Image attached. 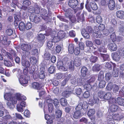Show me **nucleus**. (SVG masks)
Wrapping results in <instances>:
<instances>
[{
	"instance_id": "f257e3e1",
	"label": "nucleus",
	"mask_w": 124,
	"mask_h": 124,
	"mask_svg": "<svg viewBox=\"0 0 124 124\" xmlns=\"http://www.w3.org/2000/svg\"><path fill=\"white\" fill-rule=\"evenodd\" d=\"M67 64L69 66V69L71 71H73L74 70V64L73 61H70L69 60L68 58L66 57H65L63 59L62 61H59L57 62L58 65H60L62 64L63 65H66Z\"/></svg>"
},
{
	"instance_id": "f03ea898",
	"label": "nucleus",
	"mask_w": 124,
	"mask_h": 124,
	"mask_svg": "<svg viewBox=\"0 0 124 124\" xmlns=\"http://www.w3.org/2000/svg\"><path fill=\"white\" fill-rule=\"evenodd\" d=\"M41 15L42 18L47 22L51 20V16L52 14L51 12H49L46 16L45 15L47 13V11L45 9H41L39 12Z\"/></svg>"
},
{
	"instance_id": "7ed1b4c3",
	"label": "nucleus",
	"mask_w": 124,
	"mask_h": 124,
	"mask_svg": "<svg viewBox=\"0 0 124 124\" xmlns=\"http://www.w3.org/2000/svg\"><path fill=\"white\" fill-rule=\"evenodd\" d=\"M26 99V97L22 95L21 94L17 93L15 94V96L13 97L12 103L14 104L17 103V100L21 101L22 100H25Z\"/></svg>"
},
{
	"instance_id": "20e7f679",
	"label": "nucleus",
	"mask_w": 124,
	"mask_h": 124,
	"mask_svg": "<svg viewBox=\"0 0 124 124\" xmlns=\"http://www.w3.org/2000/svg\"><path fill=\"white\" fill-rule=\"evenodd\" d=\"M34 8L32 6L30 7L29 8V12L31 13H35L37 14H38L39 13L40 8L37 3H34Z\"/></svg>"
},
{
	"instance_id": "39448f33",
	"label": "nucleus",
	"mask_w": 124,
	"mask_h": 124,
	"mask_svg": "<svg viewBox=\"0 0 124 124\" xmlns=\"http://www.w3.org/2000/svg\"><path fill=\"white\" fill-rule=\"evenodd\" d=\"M81 79L80 78H78L75 76H73L72 77V78L70 79V82L72 85L76 86L78 85L79 86L82 85Z\"/></svg>"
},
{
	"instance_id": "423d86ee",
	"label": "nucleus",
	"mask_w": 124,
	"mask_h": 124,
	"mask_svg": "<svg viewBox=\"0 0 124 124\" xmlns=\"http://www.w3.org/2000/svg\"><path fill=\"white\" fill-rule=\"evenodd\" d=\"M93 30L92 28L91 27H87L86 30L84 33L83 32H81L82 35L84 38L86 39H88L90 38L89 34L93 33Z\"/></svg>"
},
{
	"instance_id": "0eeeda50",
	"label": "nucleus",
	"mask_w": 124,
	"mask_h": 124,
	"mask_svg": "<svg viewBox=\"0 0 124 124\" xmlns=\"http://www.w3.org/2000/svg\"><path fill=\"white\" fill-rule=\"evenodd\" d=\"M27 106L26 103L24 101H21L20 103H18L16 105V109L18 111L22 112L23 111L24 108Z\"/></svg>"
},
{
	"instance_id": "6e6552de",
	"label": "nucleus",
	"mask_w": 124,
	"mask_h": 124,
	"mask_svg": "<svg viewBox=\"0 0 124 124\" xmlns=\"http://www.w3.org/2000/svg\"><path fill=\"white\" fill-rule=\"evenodd\" d=\"M29 78L27 76H22L19 78V80L20 83L23 86H26L28 83Z\"/></svg>"
},
{
	"instance_id": "1a4fd4ad",
	"label": "nucleus",
	"mask_w": 124,
	"mask_h": 124,
	"mask_svg": "<svg viewBox=\"0 0 124 124\" xmlns=\"http://www.w3.org/2000/svg\"><path fill=\"white\" fill-rule=\"evenodd\" d=\"M109 117L111 118L108 119V124H113V119L117 120H120V114H116L112 116H110Z\"/></svg>"
},
{
	"instance_id": "9d476101",
	"label": "nucleus",
	"mask_w": 124,
	"mask_h": 124,
	"mask_svg": "<svg viewBox=\"0 0 124 124\" xmlns=\"http://www.w3.org/2000/svg\"><path fill=\"white\" fill-rule=\"evenodd\" d=\"M32 47V45L30 44H23L21 46L22 50L26 52H28L30 50Z\"/></svg>"
},
{
	"instance_id": "9b49d317",
	"label": "nucleus",
	"mask_w": 124,
	"mask_h": 124,
	"mask_svg": "<svg viewBox=\"0 0 124 124\" xmlns=\"http://www.w3.org/2000/svg\"><path fill=\"white\" fill-rule=\"evenodd\" d=\"M23 56H22V64L23 66H24L25 68H29L30 65V64L29 62L28 61L26 60V53L24 54H23Z\"/></svg>"
},
{
	"instance_id": "f8f14e48",
	"label": "nucleus",
	"mask_w": 124,
	"mask_h": 124,
	"mask_svg": "<svg viewBox=\"0 0 124 124\" xmlns=\"http://www.w3.org/2000/svg\"><path fill=\"white\" fill-rule=\"evenodd\" d=\"M29 19L31 21L34 22L36 23H38L40 21V18L39 16L35 15L34 14H31L29 17Z\"/></svg>"
},
{
	"instance_id": "ddd939ff",
	"label": "nucleus",
	"mask_w": 124,
	"mask_h": 124,
	"mask_svg": "<svg viewBox=\"0 0 124 124\" xmlns=\"http://www.w3.org/2000/svg\"><path fill=\"white\" fill-rule=\"evenodd\" d=\"M10 41L7 40V38L6 37H3L2 36L0 37V43L2 44L5 46L9 45L10 43Z\"/></svg>"
},
{
	"instance_id": "4468645a",
	"label": "nucleus",
	"mask_w": 124,
	"mask_h": 124,
	"mask_svg": "<svg viewBox=\"0 0 124 124\" xmlns=\"http://www.w3.org/2000/svg\"><path fill=\"white\" fill-rule=\"evenodd\" d=\"M73 89V88H70L68 91H64L62 93V96L66 97H69L72 93H74Z\"/></svg>"
},
{
	"instance_id": "2eb2a0df",
	"label": "nucleus",
	"mask_w": 124,
	"mask_h": 124,
	"mask_svg": "<svg viewBox=\"0 0 124 124\" xmlns=\"http://www.w3.org/2000/svg\"><path fill=\"white\" fill-rule=\"evenodd\" d=\"M79 4L77 0H70L68 4L69 6L72 8H75Z\"/></svg>"
},
{
	"instance_id": "dca6fc26",
	"label": "nucleus",
	"mask_w": 124,
	"mask_h": 124,
	"mask_svg": "<svg viewBox=\"0 0 124 124\" xmlns=\"http://www.w3.org/2000/svg\"><path fill=\"white\" fill-rule=\"evenodd\" d=\"M99 101V99L98 98L96 95H95L93 97V99H90L88 102V103L89 104L92 105L98 102Z\"/></svg>"
},
{
	"instance_id": "f3484780",
	"label": "nucleus",
	"mask_w": 124,
	"mask_h": 124,
	"mask_svg": "<svg viewBox=\"0 0 124 124\" xmlns=\"http://www.w3.org/2000/svg\"><path fill=\"white\" fill-rule=\"evenodd\" d=\"M108 6L110 10H114L115 7V1L113 0H110L108 2Z\"/></svg>"
},
{
	"instance_id": "a211bd4d",
	"label": "nucleus",
	"mask_w": 124,
	"mask_h": 124,
	"mask_svg": "<svg viewBox=\"0 0 124 124\" xmlns=\"http://www.w3.org/2000/svg\"><path fill=\"white\" fill-rule=\"evenodd\" d=\"M113 64L114 67H113V70L112 72V75L114 77H116L118 76V69L116 66L115 64H113L112 63H110Z\"/></svg>"
},
{
	"instance_id": "6ab92c4d",
	"label": "nucleus",
	"mask_w": 124,
	"mask_h": 124,
	"mask_svg": "<svg viewBox=\"0 0 124 124\" xmlns=\"http://www.w3.org/2000/svg\"><path fill=\"white\" fill-rule=\"evenodd\" d=\"M108 49L111 51H116L117 48L116 44L114 43H111L108 45Z\"/></svg>"
},
{
	"instance_id": "aec40b11",
	"label": "nucleus",
	"mask_w": 124,
	"mask_h": 124,
	"mask_svg": "<svg viewBox=\"0 0 124 124\" xmlns=\"http://www.w3.org/2000/svg\"><path fill=\"white\" fill-rule=\"evenodd\" d=\"M4 99L8 101H10L12 102L13 97H12V94L10 93H6L4 95Z\"/></svg>"
},
{
	"instance_id": "412c9836",
	"label": "nucleus",
	"mask_w": 124,
	"mask_h": 124,
	"mask_svg": "<svg viewBox=\"0 0 124 124\" xmlns=\"http://www.w3.org/2000/svg\"><path fill=\"white\" fill-rule=\"evenodd\" d=\"M82 116L81 111L76 110L74 113L73 117L75 119H78Z\"/></svg>"
},
{
	"instance_id": "4be33fe9",
	"label": "nucleus",
	"mask_w": 124,
	"mask_h": 124,
	"mask_svg": "<svg viewBox=\"0 0 124 124\" xmlns=\"http://www.w3.org/2000/svg\"><path fill=\"white\" fill-rule=\"evenodd\" d=\"M81 59L80 58L76 57L75 58L74 61L73 62L74 66V65L77 67H78L80 65L81 63Z\"/></svg>"
},
{
	"instance_id": "5701e85b",
	"label": "nucleus",
	"mask_w": 124,
	"mask_h": 124,
	"mask_svg": "<svg viewBox=\"0 0 124 124\" xmlns=\"http://www.w3.org/2000/svg\"><path fill=\"white\" fill-rule=\"evenodd\" d=\"M85 84H84V88L88 90H90L92 88L91 84L86 80H85ZM82 85H83L82 83Z\"/></svg>"
},
{
	"instance_id": "b1692460",
	"label": "nucleus",
	"mask_w": 124,
	"mask_h": 124,
	"mask_svg": "<svg viewBox=\"0 0 124 124\" xmlns=\"http://www.w3.org/2000/svg\"><path fill=\"white\" fill-rule=\"evenodd\" d=\"M11 54L8 53L7 55L8 58L10 60H12L13 59V57H15L16 56V54L15 51H11Z\"/></svg>"
},
{
	"instance_id": "393cba45",
	"label": "nucleus",
	"mask_w": 124,
	"mask_h": 124,
	"mask_svg": "<svg viewBox=\"0 0 124 124\" xmlns=\"http://www.w3.org/2000/svg\"><path fill=\"white\" fill-rule=\"evenodd\" d=\"M64 11L65 12V15L66 16L69 18L71 17V12L70 9H67L65 8L64 9Z\"/></svg>"
},
{
	"instance_id": "a878e982",
	"label": "nucleus",
	"mask_w": 124,
	"mask_h": 124,
	"mask_svg": "<svg viewBox=\"0 0 124 124\" xmlns=\"http://www.w3.org/2000/svg\"><path fill=\"white\" fill-rule=\"evenodd\" d=\"M57 36L61 39L66 37V34L63 31H60L58 32Z\"/></svg>"
},
{
	"instance_id": "bb28decb",
	"label": "nucleus",
	"mask_w": 124,
	"mask_h": 124,
	"mask_svg": "<svg viewBox=\"0 0 124 124\" xmlns=\"http://www.w3.org/2000/svg\"><path fill=\"white\" fill-rule=\"evenodd\" d=\"M57 66L59 70L61 71H66L68 69V67L67 66V65H64L62 64L58 65L57 64Z\"/></svg>"
},
{
	"instance_id": "cd10ccee",
	"label": "nucleus",
	"mask_w": 124,
	"mask_h": 124,
	"mask_svg": "<svg viewBox=\"0 0 124 124\" xmlns=\"http://www.w3.org/2000/svg\"><path fill=\"white\" fill-rule=\"evenodd\" d=\"M109 109L111 112H115L118 109V106L116 105H112L110 106Z\"/></svg>"
},
{
	"instance_id": "c85d7f7f",
	"label": "nucleus",
	"mask_w": 124,
	"mask_h": 124,
	"mask_svg": "<svg viewBox=\"0 0 124 124\" xmlns=\"http://www.w3.org/2000/svg\"><path fill=\"white\" fill-rule=\"evenodd\" d=\"M23 7L25 10L27 8V7L31 4V2L28 0H24L23 3Z\"/></svg>"
},
{
	"instance_id": "c756f323",
	"label": "nucleus",
	"mask_w": 124,
	"mask_h": 124,
	"mask_svg": "<svg viewBox=\"0 0 124 124\" xmlns=\"http://www.w3.org/2000/svg\"><path fill=\"white\" fill-rule=\"evenodd\" d=\"M112 56L113 59L116 61H119L120 58V55L119 53H115Z\"/></svg>"
},
{
	"instance_id": "7c9ffc66",
	"label": "nucleus",
	"mask_w": 124,
	"mask_h": 124,
	"mask_svg": "<svg viewBox=\"0 0 124 124\" xmlns=\"http://www.w3.org/2000/svg\"><path fill=\"white\" fill-rule=\"evenodd\" d=\"M87 57L89 58L90 61L93 63L96 62L98 60V58L95 56L89 55Z\"/></svg>"
},
{
	"instance_id": "2f4dec72",
	"label": "nucleus",
	"mask_w": 124,
	"mask_h": 124,
	"mask_svg": "<svg viewBox=\"0 0 124 124\" xmlns=\"http://www.w3.org/2000/svg\"><path fill=\"white\" fill-rule=\"evenodd\" d=\"M87 70L86 67L85 66L82 67L81 69V75L84 77H85Z\"/></svg>"
},
{
	"instance_id": "473e14b6",
	"label": "nucleus",
	"mask_w": 124,
	"mask_h": 124,
	"mask_svg": "<svg viewBox=\"0 0 124 124\" xmlns=\"http://www.w3.org/2000/svg\"><path fill=\"white\" fill-rule=\"evenodd\" d=\"M111 76L110 73H108L106 74L105 76V79L107 82H111Z\"/></svg>"
},
{
	"instance_id": "72a5a7b5",
	"label": "nucleus",
	"mask_w": 124,
	"mask_h": 124,
	"mask_svg": "<svg viewBox=\"0 0 124 124\" xmlns=\"http://www.w3.org/2000/svg\"><path fill=\"white\" fill-rule=\"evenodd\" d=\"M89 1L90 2V5L92 9L93 10H97L98 7L96 3L94 1L91 2L90 1Z\"/></svg>"
},
{
	"instance_id": "f704fd0d",
	"label": "nucleus",
	"mask_w": 124,
	"mask_h": 124,
	"mask_svg": "<svg viewBox=\"0 0 124 124\" xmlns=\"http://www.w3.org/2000/svg\"><path fill=\"white\" fill-rule=\"evenodd\" d=\"M117 103L121 106L124 105V99L121 97H118L117 98Z\"/></svg>"
},
{
	"instance_id": "c9c22d12",
	"label": "nucleus",
	"mask_w": 124,
	"mask_h": 124,
	"mask_svg": "<svg viewBox=\"0 0 124 124\" xmlns=\"http://www.w3.org/2000/svg\"><path fill=\"white\" fill-rule=\"evenodd\" d=\"M32 87L38 90L41 88V87H40L39 84L36 82H34L32 84Z\"/></svg>"
},
{
	"instance_id": "e433bc0d",
	"label": "nucleus",
	"mask_w": 124,
	"mask_h": 124,
	"mask_svg": "<svg viewBox=\"0 0 124 124\" xmlns=\"http://www.w3.org/2000/svg\"><path fill=\"white\" fill-rule=\"evenodd\" d=\"M116 14L117 16L120 18L122 19L124 16V12L122 11H117Z\"/></svg>"
},
{
	"instance_id": "4c0bfd02",
	"label": "nucleus",
	"mask_w": 124,
	"mask_h": 124,
	"mask_svg": "<svg viewBox=\"0 0 124 124\" xmlns=\"http://www.w3.org/2000/svg\"><path fill=\"white\" fill-rule=\"evenodd\" d=\"M18 27L19 29L22 31H23L25 28V25L24 23L23 22H21L19 24Z\"/></svg>"
},
{
	"instance_id": "58836bf2",
	"label": "nucleus",
	"mask_w": 124,
	"mask_h": 124,
	"mask_svg": "<svg viewBox=\"0 0 124 124\" xmlns=\"http://www.w3.org/2000/svg\"><path fill=\"white\" fill-rule=\"evenodd\" d=\"M38 39L39 41L43 43L44 42L45 37L44 34H41L38 35Z\"/></svg>"
},
{
	"instance_id": "ea45409f",
	"label": "nucleus",
	"mask_w": 124,
	"mask_h": 124,
	"mask_svg": "<svg viewBox=\"0 0 124 124\" xmlns=\"http://www.w3.org/2000/svg\"><path fill=\"white\" fill-rule=\"evenodd\" d=\"M101 67L100 65L99 64L95 65L93 67V70L95 71H99L101 69Z\"/></svg>"
},
{
	"instance_id": "a19ab883",
	"label": "nucleus",
	"mask_w": 124,
	"mask_h": 124,
	"mask_svg": "<svg viewBox=\"0 0 124 124\" xmlns=\"http://www.w3.org/2000/svg\"><path fill=\"white\" fill-rule=\"evenodd\" d=\"M44 112L45 113V119L47 120V121L46 122V123L47 124L48 122V121H50V120H52V119H51L50 118V116L49 115H47V114H46V108H45V107H44Z\"/></svg>"
},
{
	"instance_id": "79ce46f5",
	"label": "nucleus",
	"mask_w": 124,
	"mask_h": 124,
	"mask_svg": "<svg viewBox=\"0 0 124 124\" xmlns=\"http://www.w3.org/2000/svg\"><path fill=\"white\" fill-rule=\"evenodd\" d=\"M46 34L47 35H51V36H53L54 35L55 33V31H52V29L50 28H49L47 31H46Z\"/></svg>"
},
{
	"instance_id": "37998d69",
	"label": "nucleus",
	"mask_w": 124,
	"mask_h": 124,
	"mask_svg": "<svg viewBox=\"0 0 124 124\" xmlns=\"http://www.w3.org/2000/svg\"><path fill=\"white\" fill-rule=\"evenodd\" d=\"M80 8H77L74 9L75 13L78 12V14H80L81 11V10L83 8V3H81L80 4Z\"/></svg>"
},
{
	"instance_id": "c03bdc74",
	"label": "nucleus",
	"mask_w": 124,
	"mask_h": 124,
	"mask_svg": "<svg viewBox=\"0 0 124 124\" xmlns=\"http://www.w3.org/2000/svg\"><path fill=\"white\" fill-rule=\"evenodd\" d=\"M98 50L100 52L105 53L107 52V49L105 48L104 45L98 48Z\"/></svg>"
},
{
	"instance_id": "a18cd8bd",
	"label": "nucleus",
	"mask_w": 124,
	"mask_h": 124,
	"mask_svg": "<svg viewBox=\"0 0 124 124\" xmlns=\"http://www.w3.org/2000/svg\"><path fill=\"white\" fill-rule=\"evenodd\" d=\"M93 37L96 38H100L102 34L101 33L100 31L95 33H93Z\"/></svg>"
},
{
	"instance_id": "49530a36",
	"label": "nucleus",
	"mask_w": 124,
	"mask_h": 124,
	"mask_svg": "<svg viewBox=\"0 0 124 124\" xmlns=\"http://www.w3.org/2000/svg\"><path fill=\"white\" fill-rule=\"evenodd\" d=\"M101 55L103 58L104 61L109 60V56L108 54H104L100 53Z\"/></svg>"
},
{
	"instance_id": "de8ad7c7",
	"label": "nucleus",
	"mask_w": 124,
	"mask_h": 124,
	"mask_svg": "<svg viewBox=\"0 0 124 124\" xmlns=\"http://www.w3.org/2000/svg\"><path fill=\"white\" fill-rule=\"evenodd\" d=\"M74 46L72 44H69L68 47V51L69 53L72 54L74 52Z\"/></svg>"
},
{
	"instance_id": "09e8293b",
	"label": "nucleus",
	"mask_w": 124,
	"mask_h": 124,
	"mask_svg": "<svg viewBox=\"0 0 124 124\" xmlns=\"http://www.w3.org/2000/svg\"><path fill=\"white\" fill-rule=\"evenodd\" d=\"M61 104L63 106H65L67 104V102L66 99L65 98H61L60 100Z\"/></svg>"
},
{
	"instance_id": "8fccbe9b",
	"label": "nucleus",
	"mask_w": 124,
	"mask_h": 124,
	"mask_svg": "<svg viewBox=\"0 0 124 124\" xmlns=\"http://www.w3.org/2000/svg\"><path fill=\"white\" fill-rule=\"evenodd\" d=\"M57 78L59 79H62L65 76V73H57L56 75Z\"/></svg>"
},
{
	"instance_id": "3c124183",
	"label": "nucleus",
	"mask_w": 124,
	"mask_h": 124,
	"mask_svg": "<svg viewBox=\"0 0 124 124\" xmlns=\"http://www.w3.org/2000/svg\"><path fill=\"white\" fill-rule=\"evenodd\" d=\"M120 73L121 75L124 77V64L121 65L120 67Z\"/></svg>"
},
{
	"instance_id": "603ef678",
	"label": "nucleus",
	"mask_w": 124,
	"mask_h": 124,
	"mask_svg": "<svg viewBox=\"0 0 124 124\" xmlns=\"http://www.w3.org/2000/svg\"><path fill=\"white\" fill-rule=\"evenodd\" d=\"M105 81L104 80H102L100 81L99 83V87L101 88H103L105 86Z\"/></svg>"
},
{
	"instance_id": "864d4df0",
	"label": "nucleus",
	"mask_w": 124,
	"mask_h": 124,
	"mask_svg": "<svg viewBox=\"0 0 124 124\" xmlns=\"http://www.w3.org/2000/svg\"><path fill=\"white\" fill-rule=\"evenodd\" d=\"M75 108L76 110L80 111L82 108L83 109L82 102L81 101L79 102L78 103V105L76 106Z\"/></svg>"
},
{
	"instance_id": "5fc2aeb1",
	"label": "nucleus",
	"mask_w": 124,
	"mask_h": 124,
	"mask_svg": "<svg viewBox=\"0 0 124 124\" xmlns=\"http://www.w3.org/2000/svg\"><path fill=\"white\" fill-rule=\"evenodd\" d=\"M111 96V94L110 93H107L104 95L103 99L108 100L110 98Z\"/></svg>"
},
{
	"instance_id": "6e6d98bb",
	"label": "nucleus",
	"mask_w": 124,
	"mask_h": 124,
	"mask_svg": "<svg viewBox=\"0 0 124 124\" xmlns=\"http://www.w3.org/2000/svg\"><path fill=\"white\" fill-rule=\"evenodd\" d=\"M39 76L40 79H44L45 77V73L44 71L43 70L41 71L39 73Z\"/></svg>"
},
{
	"instance_id": "4d7b16f0",
	"label": "nucleus",
	"mask_w": 124,
	"mask_h": 124,
	"mask_svg": "<svg viewBox=\"0 0 124 124\" xmlns=\"http://www.w3.org/2000/svg\"><path fill=\"white\" fill-rule=\"evenodd\" d=\"M35 66L34 65H32L30 67H29V70L30 71V73L32 74L34 72L35 69Z\"/></svg>"
},
{
	"instance_id": "13d9d810",
	"label": "nucleus",
	"mask_w": 124,
	"mask_h": 124,
	"mask_svg": "<svg viewBox=\"0 0 124 124\" xmlns=\"http://www.w3.org/2000/svg\"><path fill=\"white\" fill-rule=\"evenodd\" d=\"M48 110L50 113L53 112L54 111V107L52 104H48Z\"/></svg>"
},
{
	"instance_id": "bf43d9fd",
	"label": "nucleus",
	"mask_w": 124,
	"mask_h": 124,
	"mask_svg": "<svg viewBox=\"0 0 124 124\" xmlns=\"http://www.w3.org/2000/svg\"><path fill=\"white\" fill-rule=\"evenodd\" d=\"M82 91V89L80 88H75V91H74V92L77 95H79L81 94Z\"/></svg>"
},
{
	"instance_id": "052dcab7",
	"label": "nucleus",
	"mask_w": 124,
	"mask_h": 124,
	"mask_svg": "<svg viewBox=\"0 0 124 124\" xmlns=\"http://www.w3.org/2000/svg\"><path fill=\"white\" fill-rule=\"evenodd\" d=\"M38 92H39V96L40 97L42 96L45 93L44 89L42 88V87H41V88L38 90Z\"/></svg>"
},
{
	"instance_id": "680f3d73",
	"label": "nucleus",
	"mask_w": 124,
	"mask_h": 124,
	"mask_svg": "<svg viewBox=\"0 0 124 124\" xmlns=\"http://www.w3.org/2000/svg\"><path fill=\"white\" fill-rule=\"evenodd\" d=\"M117 98H110L109 100V102L110 103H117Z\"/></svg>"
},
{
	"instance_id": "e2e57ef3",
	"label": "nucleus",
	"mask_w": 124,
	"mask_h": 124,
	"mask_svg": "<svg viewBox=\"0 0 124 124\" xmlns=\"http://www.w3.org/2000/svg\"><path fill=\"white\" fill-rule=\"evenodd\" d=\"M103 73L102 71L100 72L99 73L98 79L99 81H100L102 80H103L104 78Z\"/></svg>"
},
{
	"instance_id": "0e129e2a",
	"label": "nucleus",
	"mask_w": 124,
	"mask_h": 124,
	"mask_svg": "<svg viewBox=\"0 0 124 124\" xmlns=\"http://www.w3.org/2000/svg\"><path fill=\"white\" fill-rule=\"evenodd\" d=\"M30 60L31 62L33 63V64L36 63L37 62V60L35 57H31L30 58Z\"/></svg>"
},
{
	"instance_id": "69168bd1",
	"label": "nucleus",
	"mask_w": 124,
	"mask_h": 124,
	"mask_svg": "<svg viewBox=\"0 0 124 124\" xmlns=\"http://www.w3.org/2000/svg\"><path fill=\"white\" fill-rule=\"evenodd\" d=\"M55 67L54 66H52L48 69V70L50 73L52 74L55 71Z\"/></svg>"
},
{
	"instance_id": "338daca9",
	"label": "nucleus",
	"mask_w": 124,
	"mask_h": 124,
	"mask_svg": "<svg viewBox=\"0 0 124 124\" xmlns=\"http://www.w3.org/2000/svg\"><path fill=\"white\" fill-rule=\"evenodd\" d=\"M95 111L94 109H91L89 110L88 113V115L90 116H93L95 113Z\"/></svg>"
},
{
	"instance_id": "774afa93",
	"label": "nucleus",
	"mask_w": 124,
	"mask_h": 124,
	"mask_svg": "<svg viewBox=\"0 0 124 124\" xmlns=\"http://www.w3.org/2000/svg\"><path fill=\"white\" fill-rule=\"evenodd\" d=\"M6 32L7 35L9 36L11 35L13 33V30L11 28L7 29Z\"/></svg>"
}]
</instances>
